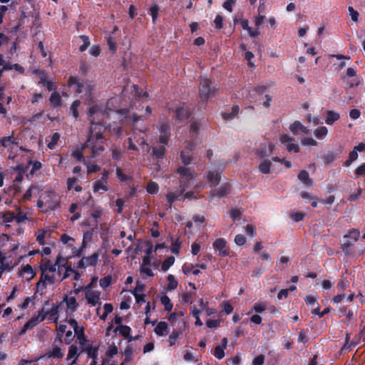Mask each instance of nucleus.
<instances>
[{
  "label": "nucleus",
  "mask_w": 365,
  "mask_h": 365,
  "mask_svg": "<svg viewBox=\"0 0 365 365\" xmlns=\"http://www.w3.org/2000/svg\"><path fill=\"white\" fill-rule=\"evenodd\" d=\"M68 85L77 93H84L87 98L92 99L93 91L94 88L91 82L88 81H79L77 77L71 76L68 80Z\"/></svg>",
  "instance_id": "obj_2"
},
{
  "label": "nucleus",
  "mask_w": 365,
  "mask_h": 365,
  "mask_svg": "<svg viewBox=\"0 0 365 365\" xmlns=\"http://www.w3.org/2000/svg\"><path fill=\"white\" fill-rule=\"evenodd\" d=\"M181 243L179 239H177L175 241L173 242L171 245V252L173 254L178 255L180 250Z\"/></svg>",
  "instance_id": "obj_63"
},
{
  "label": "nucleus",
  "mask_w": 365,
  "mask_h": 365,
  "mask_svg": "<svg viewBox=\"0 0 365 365\" xmlns=\"http://www.w3.org/2000/svg\"><path fill=\"white\" fill-rule=\"evenodd\" d=\"M0 143L3 147L8 148L11 145L16 144V142L15 138L11 135L1 138Z\"/></svg>",
  "instance_id": "obj_38"
},
{
  "label": "nucleus",
  "mask_w": 365,
  "mask_h": 365,
  "mask_svg": "<svg viewBox=\"0 0 365 365\" xmlns=\"http://www.w3.org/2000/svg\"><path fill=\"white\" fill-rule=\"evenodd\" d=\"M64 301L66 304L68 309L71 310V312H75L77 310L78 304L76 302V299L74 297H66L64 298Z\"/></svg>",
  "instance_id": "obj_24"
},
{
  "label": "nucleus",
  "mask_w": 365,
  "mask_h": 365,
  "mask_svg": "<svg viewBox=\"0 0 365 365\" xmlns=\"http://www.w3.org/2000/svg\"><path fill=\"white\" fill-rule=\"evenodd\" d=\"M305 214L302 212H296L290 214V217L296 222L302 221L304 218Z\"/></svg>",
  "instance_id": "obj_57"
},
{
  "label": "nucleus",
  "mask_w": 365,
  "mask_h": 365,
  "mask_svg": "<svg viewBox=\"0 0 365 365\" xmlns=\"http://www.w3.org/2000/svg\"><path fill=\"white\" fill-rule=\"evenodd\" d=\"M77 353H78V347L76 345H71L69 347L66 360L71 361L72 359H73L71 364H73L76 363V361L78 357V355Z\"/></svg>",
  "instance_id": "obj_22"
},
{
  "label": "nucleus",
  "mask_w": 365,
  "mask_h": 365,
  "mask_svg": "<svg viewBox=\"0 0 365 365\" xmlns=\"http://www.w3.org/2000/svg\"><path fill=\"white\" fill-rule=\"evenodd\" d=\"M349 283L347 280L341 279L338 282L336 287L339 292H344L349 287Z\"/></svg>",
  "instance_id": "obj_64"
},
{
  "label": "nucleus",
  "mask_w": 365,
  "mask_h": 365,
  "mask_svg": "<svg viewBox=\"0 0 365 365\" xmlns=\"http://www.w3.org/2000/svg\"><path fill=\"white\" fill-rule=\"evenodd\" d=\"M99 253L96 252L88 257H86V263L87 267H95L98 260Z\"/></svg>",
  "instance_id": "obj_32"
},
{
  "label": "nucleus",
  "mask_w": 365,
  "mask_h": 365,
  "mask_svg": "<svg viewBox=\"0 0 365 365\" xmlns=\"http://www.w3.org/2000/svg\"><path fill=\"white\" fill-rule=\"evenodd\" d=\"M280 141L282 144L286 145L287 150L289 152L297 153L299 152V147L297 144L292 143L293 138L287 134H282L280 136Z\"/></svg>",
  "instance_id": "obj_9"
},
{
  "label": "nucleus",
  "mask_w": 365,
  "mask_h": 365,
  "mask_svg": "<svg viewBox=\"0 0 365 365\" xmlns=\"http://www.w3.org/2000/svg\"><path fill=\"white\" fill-rule=\"evenodd\" d=\"M239 110H240V107L237 105H235L232 107L231 112L222 113V118H223V119H225L226 120H232L238 115Z\"/></svg>",
  "instance_id": "obj_27"
},
{
  "label": "nucleus",
  "mask_w": 365,
  "mask_h": 365,
  "mask_svg": "<svg viewBox=\"0 0 365 365\" xmlns=\"http://www.w3.org/2000/svg\"><path fill=\"white\" fill-rule=\"evenodd\" d=\"M365 150V143H360L358 145L354 147V149L349 153V158L344 162V165L346 167L350 165L358 158V152H363Z\"/></svg>",
  "instance_id": "obj_10"
},
{
  "label": "nucleus",
  "mask_w": 365,
  "mask_h": 365,
  "mask_svg": "<svg viewBox=\"0 0 365 365\" xmlns=\"http://www.w3.org/2000/svg\"><path fill=\"white\" fill-rule=\"evenodd\" d=\"M116 329L118 330L120 334L124 337H128L131 331V329L127 325L118 326Z\"/></svg>",
  "instance_id": "obj_50"
},
{
  "label": "nucleus",
  "mask_w": 365,
  "mask_h": 365,
  "mask_svg": "<svg viewBox=\"0 0 365 365\" xmlns=\"http://www.w3.org/2000/svg\"><path fill=\"white\" fill-rule=\"evenodd\" d=\"M80 38L83 40V43L79 47V50L81 52H83L90 46V40L88 36L85 35L81 36Z\"/></svg>",
  "instance_id": "obj_55"
},
{
  "label": "nucleus",
  "mask_w": 365,
  "mask_h": 365,
  "mask_svg": "<svg viewBox=\"0 0 365 365\" xmlns=\"http://www.w3.org/2000/svg\"><path fill=\"white\" fill-rule=\"evenodd\" d=\"M56 282V278L54 276H51L46 272H41L40 279L38 282L36 283V292H39L41 295H43L44 292H43L48 284H53Z\"/></svg>",
  "instance_id": "obj_6"
},
{
  "label": "nucleus",
  "mask_w": 365,
  "mask_h": 365,
  "mask_svg": "<svg viewBox=\"0 0 365 365\" xmlns=\"http://www.w3.org/2000/svg\"><path fill=\"white\" fill-rule=\"evenodd\" d=\"M297 177L305 185L310 186L312 185V180L309 178V175L307 170H301Z\"/></svg>",
  "instance_id": "obj_29"
},
{
  "label": "nucleus",
  "mask_w": 365,
  "mask_h": 365,
  "mask_svg": "<svg viewBox=\"0 0 365 365\" xmlns=\"http://www.w3.org/2000/svg\"><path fill=\"white\" fill-rule=\"evenodd\" d=\"M176 173L185 178L187 182L195 178V171L191 168L180 166L176 170Z\"/></svg>",
  "instance_id": "obj_15"
},
{
  "label": "nucleus",
  "mask_w": 365,
  "mask_h": 365,
  "mask_svg": "<svg viewBox=\"0 0 365 365\" xmlns=\"http://www.w3.org/2000/svg\"><path fill=\"white\" fill-rule=\"evenodd\" d=\"M213 248L218 252L220 257H227L230 255V250L227 246V242L223 238H218L213 242Z\"/></svg>",
  "instance_id": "obj_7"
},
{
  "label": "nucleus",
  "mask_w": 365,
  "mask_h": 365,
  "mask_svg": "<svg viewBox=\"0 0 365 365\" xmlns=\"http://www.w3.org/2000/svg\"><path fill=\"white\" fill-rule=\"evenodd\" d=\"M239 110H240V107L237 105H235L232 107L231 112L222 113V118H223V119H225L226 120H232L238 115Z\"/></svg>",
  "instance_id": "obj_26"
},
{
  "label": "nucleus",
  "mask_w": 365,
  "mask_h": 365,
  "mask_svg": "<svg viewBox=\"0 0 365 365\" xmlns=\"http://www.w3.org/2000/svg\"><path fill=\"white\" fill-rule=\"evenodd\" d=\"M160 302L164 305L165 310L170 312L173 307L170 298L167 295H163L160 297Z\"/></svg>",
  "instance_id": "obj_41"
},
{
  "label": "nucleus",
  "mask_w": 365,
  "mask_h": 365,
  "mask_svg": "<svg viewBox=\"0 0 365 365\" xmlns=\"http://www.w3.org/2000/svg\"><path fill=\"white\" fill-rule=\"evenodd\" d=\"M336 158V155L332 151H329L323 155V159L324 160V163L326 165L330 164L331 163L334 161Z\"/></svg>",
  "instance_id": "obj_49"
},
{
  "label": "nucleus",
  "mask_w": 365,
  "mask_h": 365,
  "mask_svg": "<svg viewBox=\"0 0 365 365\" xmlns=\"http://www.w3.org/2000/svg\"><path fill=\"white\" fill-rule=\"evenodd\" d=\"M158 185L155 182H150L146 187L147 192L150 194H154L158 190Z\"/></svg>",
  "instance_id": "obj_60"
},
{
  "label": "nucleus",
  "mask_w": 365,
  "mask_h": 365,
  "mask_svg": "<svg viewBox=\"0 0 365 365\" xmlns=\"http://www.w3.org/2000/svg\"><path fill=\"white\" fill-rule=\"evenodd\" d=\"M67 263V259L63 257L60 254L56 257V266L58 267V272H61V267H65L66 264Z\"/></svg>",
  "instance_id": "obj_52"
},
{
  "label": "nucleus",
  "mask_w": 365,
  "mask_h": 365,
  "mask_svg": "<svg viewBox=\"0 0 365 365\" xmlns=\"http://www.w3.org/2000/svg\"><path fill=\"white\" fill-rule=\"evenodd\" d=\"M343 240L344 242L341 244L340 247L346 256H350L351 255V247L354 242L349 239Z\"/></svg>",
  "instance_id": "obj_31"
},
{
  "label": "nucleus",
  "mask_w": 365,
  "mask_h": 365,
  "mask_svg": "<svg viewBox=\"0 0 365 365\" xmlns=\"http://www.w3.org/2000/svg\"><path fill=\"white\" fill-rule=\"evenodd\" d=\"M217 88L212 86V82L209 78H202L199 84V96L200 101L205 103L208 99L215 95Z\"/></svg>",
  "instance_id": "obj_4"
},
{
  "label": "nucleus",
  "mask_w": 365,
  "mask_h": 365,
  "mask_svg": "<svg viewBox=\"0 0 365 365\" xmlns=\"http://www.w3.org/2000/svg\"><path fill=\"white\" fill-rule=\"evenodd\" d=\"M221 180V173L218 171H209L207 175V181L210 187L217 185Z\"/></svg>",
  "instance_id": "obj_16"
},
{
  "label": "nucleus",
  "mask_w": 365,
  "mask_h": 365,
  "mask_svg": "<svg viewBox=\"0 0 365 365\" xmlns=\"http://www.w3.org/2000/svg\"><path fill=\"white\" fill-rule=\"evenodd\" d=\"M185 187L182 188V190L180 192H168L167 195H166V199L170 203V205L169 207H171L172 206V204L176 201L179 197L182 195L184 190H185Z\"/></svg>",
  "instance_id": "obj_28"
},
{
  "label": "nucleus",
  "mask_w": 365,
  "mask_h": 365,
  "mask_svg": "<svg viewBox=\"0 0 365 365\" xmlns=\"http://www.w3.org/2000/svg\"><path fill=\"white\" fill-rule=\"evenodd\" d=\"M80 105H81V101L79 100L74 101L73 102V103L71 104V110L72 111L73 116L75 118H77L79 115L78 111V108L79 107Z\"/></svg>",
  "instance_id": "obj_54"
},
{
  "label": "nucleus",
  "mask_w": 365,
  "mask_h": 365,
  "mask_svg": "<svg viewBox=\"0 0 365 365\" xmlns=\"http://www.w3.org/2000/svg\"><path fill=\"white\" fill-rule=\"evenodd\" d=\"M266 309V305L264 303L262 302H257L253 306V310L257 313L261 314Z\"/></svg>",
  "instance_id": "obj_62"
},
{
  "label": "nucleus",
  "mask_w": 365,
  "mask_h": 365,
  "mask_svg": "<svg viewBox=\"0 0 365 365\" xmlns=\"http://www.w3.org/2000/svg\"><path fill=\"white\" fill-rule=\"evenodd\" d=\"M331 312V308L330 307H326L323 311H321L320 312V309H319V307H317L316 308L313 309L312 310V314H314V315H317L319 316V317H323L324 316H325L326 314H329V312Z\"/></svg>",
  "instance_id": "obj_46"
},
{
  "label": "nucleus",
  "mask_w": 365,
  "mask_h": 365,
  "mask_svg": "<svg viewBox=\"0 0 365 365\" xmlns=\"http://www.w3.org/2000/svg\"><path fill=\"white\" fill-rule=\"evenodd\" d=\"M75 335L76 336L77 339L78 340L79 344L81 346H83L86 342V339L84 334V328L81 327L74 331Z\"/></svg>",
  "instance_id": "obj_36"
},
{
  "label": "nucleus",
  "mask_w": 365,
  "mask_h": 365,
  "mask_svg": "<svg viewBox=\"0 0 365 365\" xmlns=\"http://www.w3.org/2000/svg\"><path fill=\"white\" fill-rule=\"evenodd\" d=\"M165 145H157L152 148V157L158 163L161 162L166 155V148Z\"/></svg>",
  "instance_id": "obj_13"
},
{
  "label": "nucleus",
  "mask_w": 365,
  "mask_h": 365,
  "mask_svg": "<svg viewBox=\"0 0 365 365\" xmlns=\"http://www.w3.org/2000/svg\"><path fill=\"white\" fill-rule=\"evenodd\" d=\"M168 329V324L167 322H160L155 327L154 331L158 336H162L165 334V332L167 331Z\"/></svg>",
  "instance_id": "obj_30"
},
{
  "label": "nucleus",
  "mask_w": 365,
  "mask_h": 365,
  "mask_svg": "<svg viewBox=\"0 0 365 365\" xmlns=\"http://www.w3.org/2000/svg\"><path fill=\"white\" fill-rule=\"evenodd\" d=\"M47 356L49 358L61 359L64 356V351L58 346H53L47 353Z\"/></svg>",
  "instance_id": "obj_23"
},
{
  "label": "nucleus",
  "mask_w": 365,
  "mask_h": 365,
  "mask_svg": "<svg viewBox=\"0 0 365 365\" xmlns=\"http://www.w3.org/2000/svg\"><path fill=\"white\" fill-rule=\"evenodd\" d=\"M94 129L92 127L90 128L88 138L83 145V148L90 149L91 158H92L98 156L105 150V140L101 129L95 135L93 134Z\"/></svg>",
  "instance_id": "obj_1"
},
{
  "label": "nucleus",
  "mask_w": 365,
  "mask_h": 365,
  "mask_svg": "<svg viewBox=\"0 0 365 365\" xmlns=\"http://www.w3.org/2000/svg\"><path fill=\"white\" fill-rule=\"evenodd\" d=\"M159 9L160 8L157 3H153L150 8L149 14L152 16V20L154 23L158 19Z\"/></svg>",
  "instance_id": "obj_39"
},
{
  "label": "nucleus",
  "mask_w": 365,
  "mask_h": 365,
  "mask_svg": "<svg viewBox=\"0 0 365 365\" xmlns=\"http://www.w3.org/2000/svg\"><path fill=\"white\" fill-rule=\"evenodd\" d=\"M86 149V148H83V145H82L81 148H77L73 151L72 156L73 158H75L78 162L84 161L85 158L83 157V152Z\"/></svg>",
  "instance_id": "obj_42"
},
{
  "label": "nucleus",
  "mask_w": 365,
  "mask_h": 365,
  "mask_svg": "<svg viewBox=\"0 0 365 365\" xmlns=\"http://www.w3.org/2000/svg\"><path fill=\"white\" fill-rule=\"evenodd\" d=\"M158 129L160 132L159 143L163 145H168L170 135L168 125L167 123H161Z\"/></svg>",
  "instance_id": "obj_12"
},
{
  "label": "nucleus",
  "mask_w": 365,
  "mask_h": 365,
  "mask_svg": "<svg viewBox=\"0 0 365 365\" xmlns=\"http://www.w3.org/2000/svg\"><path fill=\"white\" fill-rule=\"evenodd\" d=\"M85 289L87 290L86 292L85 297L87 299L88 303L91 304L92 306H96L100 299L99 294L94 292H92L89 289V286L86 287Z\"/></svg>",
  "instance_id": "obj_18"
},
{
  "label": "nucleus",
  "mask_w": 365,
  "mask_h": 365,
  "mask_svg": "<svg viewBox=\"0 0 365 365\" xmlns=\"http://www.w3.org/2000/svg\"><path fill=\"white\" fill-rule=\"evenodd\" d=\"M272 163L269 160H263L259 165V170L264 174H268L270 173V167Z\"/></svg>",
  "instance_id": "obj_37"
},
{
  "label": "nucleus",
  "mask_w": 365,
  "mask_h": 365,
  "mask_svg": "<svg viewBox=\"0 0 365 365\" xmlns=\"http://www.w3.org/2000/svg\"><path fill=\"white\" fill-rule=\"evenodd\" d=\"M43 197L46 207V209L43 210V212H47L48 210H56L60 207V197L53 190H46Z\"/></svg>",
  "instance_id": "obj_5"
},
{
  "label": "nucleus",
  "mask_w": 365,
  "mask_h": 365,
  "mask_svg": "<svg viewBox=\"0 0 365 365\" xmlns=\"http://www.w3.org/2000/svg\"><path fill=\"white\" fill-rule=\"evenodd\" d=\"M108 115V113L106 109L103 110L97 105L91 106L88 113V118L91 127L93 128V125L104 127L103 120Z\"/></svg>",
  "instance_id": "obj_3"
},
{
  "label": "nucleus",
  "mask_w": 365,
  "mask_h": 365,
  "mask_svg": "<svg viewBox=\"0 0 365 365\" xmlns=\"http://www.w3.org/2000/svg\"><path fill=\"white\" fill-rule=\"evenodd\" d=\"M49 101L54 108L60 106L61 105V98L59 93L56 91L52 93L49 98Z\"/></svg>",
  "instance_id": "obj_34"
},
{
  "label": "nucleus",
  "mask_w": 365,
  "mask_h": 365,
  "mask_svg": "<svg viewBox=\"0 0 365 365\" xmlns=\"http://www.w3.org/2000/svg\"><path fill=\"white\" fill-rule=\"evenodd\" d=\"M82 351H85L88 357L92 359L90 365L98 364V346L88 345L82 348Z\"/></svg>",
  "instance_id": "obj_11"
},
{
  "label": "nucleus",
  "mask_w": 365,
  "mask_h": 365,
  "mask_svg": "<svg viewBox=\"0 0 365 365\" xmlns=\"http://www.w3.org/2000/svg\"><path fill=\"white\" fill-rule=\"evenodd\" d=\"M59 139L60 134L58 133H54L51 136V141L48 143V148L51 150H53L57 145Z\"/></svg>",
  "instance_id": "obj_47"
},
{
  "label": "nucleus",
  "mask_w": 365,
  "mask_h": 365,
  "mask_svg": "<svg viewBox=\"0 0 365 365\" xmlns=\"http://www.w3.org/2000/svg\"><path fill=\"white\" fill-rule=\"evenodd\" d=\"M190 116L189 109L184 106H178L175 110V120L180 122L188 119Z\"/></svg>",
  "instance_id": "obj_14"
},
{
  "label": "nucleus",
  "mask_w": 365,
  "mask_h": 365,
  "mask_svg": "<svg viewBox=\"0 0 365 365\" xmlns=\"http://www.w3.org/2000/svg\"><path fill=\"white\" fill-rule=\"evenodd\" d=\"M213 354L217 359H222L225 356V349L217 346L215 348Z\"/></svg>",
  "instance_id": "obj_61"
},
{
  "label": "nucleus",
  "mask_w": 365,
  "mask_h": 365,
  "mask_svg": "<svg viewBox=\"0 0 365 365\" xmlns=\"http://www.w3.org/2000/svg\"><path fill=\"white\" fill-rule=\"evenodd\" d=\"M180 158L182 160V163L185 165H189L192 162V158L189 155L185 154V151L182 150L180 153Z\"/></svg>",
  "instance_id": "obj_58"
},
{
  "label": "nucleus",
  "mask_w": 365,
  "mask_h": 365,
  "mask_svg": "<svg viewBox=\"0 0 365 365\" xmlns=\"http://www.w3.org/2000/svg\"><path fill=\"white\" fill-rule=\"evenodd\" d=\"M40 270L41 272H46L48 270L50 272H55L56 271V266L55 264H52L51 260H46L43 264L40 266Z\"/></svg>",
  "instance_id": "obj_35"
},
{
  "label": "nucleus",
  "mask_w": 365,
  "mask_h": 365,
  "mask_svg": "<svg viewBox=\"0 0 365 365\" xmlns=\"http://www.w3.org/2000/svg\"><path fill=\"white\" fill-rule=\"evenodd\" d=\"M47 317V314H43V308L38 311V314H34L32 317L27 321L26 324V329H32L34 328L40 322H43Z\"/></svg>",
  "instance_id": "obj_8"
},
{
  "label": "nucleus",
  "mask_w": 365,
  "mask_h": 365,
  "mask_svg": "<svg viewBox=\"0 0 365 365\" xmlns=\"http://www.w3.org/2000/svg\"><path fill=\"white\" fill-rule=\"evenodd\" d=\"M46 232L44 230H38L36 241L40 245H44Z\"/></svg>",
  "instance_id": "obj_56"
},
{
  "label": "nucleus",
  "mask_w": 365,
  "mask_h": 365,
  "mask_svg": "<svg viewBox=\"0 0 365 365\" xmlns=\"http://www.w3.org/2000/svg\"><path fill=\"white\" fill-rule=\"evenodd\" d=\"M360 237V232L357 229H351L343 236V240L349 239L352 242H356Z\"/></svg>",
  "instance_id": "obj_21"
},
{
  "label": "nucleus",
  "mask_w": 365,
  "mask_h": 365,
  "mask_svg": "<svg viewBox=\"0 0 365 365\" xmlns=\"http://www.w3.org/2000/svg\"><path fill=\"white\" fill-rule=\"evenodd\" d=\"M328 133V129L325 126H320L314 130V134L317 138L322 139L324 138Z\"/></svg>",
  "instance_id": "obj_45"
},
{
  "label": "nucleus",
  "mask_w": 365,
  "mask_h": 365,
  "mask_svg": "<svg viewBox=\"0 0 365 365\" xmlns=\"http://www.w3.org/2000/svg\"><path fill=\"white\" fill-rule=\"evenodd\" d=\"M175 257L173 256L167 257L162 263L161 269L163 272H167L168 269L174 264Z\"/></svg>",
  "instance_id": "obj_40"
},
{
  "label": "nucleus",
  "mask_w": 365,
  "mask_h": 365,
  "mask_svg": "<svg viewBox=\"0 0 365 365\" xmlns=\"http://www.w3.org/2000/svg\"><path fill=\"white\" fill-rule=\"evenodd\" d=\"M274 149V145L272 143L263 145L257 150V155L260 158H264L271 155Z\"/></svg>",
  "instance_id": "obj_17"
},
{
  "label": "nucleus",
  "mask_w": 365,
  "mask_h": 365,
  "mask_svg": "<svg viewBox=\"0 0 365 365\" xmlns=\"http://www.w3.org/2000/svg\"><path fill=\"white\" fill-rule=\"evenodd\" d=\"M239 110H240V107L237 105H235L232 107L231 112L222 113V118H223V119H225L226 120H232L238 115Z\"/></svg>",
  "instance_id": "obj_25"
},
{
  "label": "nucleus",
  "mask_w": 365,
  "mask_h": 365,
  "mask_svg": "<svg viewBox=\"0 0 365 365\" xmlns=\"http://www.w3.org/2000/svg\"><path fill=\"white\" fill-rule=\"evenodd\" d=\"M34 73L39 77L38 84H42L45 81L47 80L48 75L43 70L36 69Z\"/></svg>",
  "instance_id": "obj_48"
},
{
  "label": "nucleus",
  "mask_w": 365,
  "mask_h": 365,
  "mask_svg": "<svg viewBox=\"0 0 365 365\" xmlns=\"http://www.w3.org/2000/svg\"><path fill=\"white\" fill-rule=\"evenodd\" d=\"M340 118V114L334 110H327L326 113L325 123L327 125H332Z\"/></svg>",
  "instance_id": "obj_19"
},
{
  "label": "nucleus",
  "mask_w": 365,
  "mask_h": 365,
  "mask_svg": "<svg viewBox=\"0 0 365 365\" xmlns=\"http://www.w3.org/2000/svg\"><path fill=\"white\" fill-rule=\"evenodd\" d=\"M230 189L231 185L229 183H225L217 190H215V193L213 194V195H215L220 198L223 197L229 194Z\"/></svg>",
  "instance_id": "obj_20"
},
{
  "label": "nucleus",
  "mask_w": 365,
  "mask_h": 365,
  "mask_svg": "<svg viewBox=\"0 0 365 365\" xmlns=\"http://www.w3.org/2000/svg\"><path fill=\"white\" fill-rule=\"evenodd\" d=\"M302 124L301 122L296 120L290 125L289 129L294 135H297L300 131V128H302Z\"/></svg>",
  "instance_id": "obj_51"
},
{
  "label": "nucleus",
  "mask_w": 365,
  "mask_h": 365,
  "mask_svg": "<svg viewBox=\"0 0 365 365\" xmlns=\"http://www.w3.org/2000/svg\"><path fill=\"white\" fill-rule=\"evenodd\" d=\"M58 308H59L58 304L57 303L54 304L52 306L51 309L48 312H45L43 311V314H47V316L49 315V317L51 318L56 317L58 314Z\"/></svg>",
  "instance_id": "obj_59"
},
{
  "label": "nucleus",
  "mask_w": 365,
  "mask_h": 365,
  "mask_svg": "<svg viewBox=\"0 0 365 365\" xmlns=\"http://www.w3.org/2000/svg\"><path fill=\"white\" fill-rule=\"evenodd\" d=\"M182 335L180 330L173 329L168 337L169 346H173L175 344L177 339Z\"/></svg>",
  "instance_id": "obj_33"
},
{
  "label": "nucleus",
  "mask_w": 365,
  "mask_h": 365,
  "mask_svg": "<svg viewBox=\"0 0 365 365\" xmlns=\"http://www.w3.org/2000/svg\"><path fill=\"white\" fill-rule=\"evenodd\" d=\"M167 279H168V286H167V289L169 290V291H171V290H174L175 289H176L177 287H178V283L175 280L174 275L169 274L168 276Z\"/></svg>",
  "instance_id": "obj_43"
},
{
  "label": "nucleus",
  "mask_w": 365,
  "mask_h": 365,
  "mask_svg": "<svg viewBox=\"0 0 365 365\" xmlns=\"http://www.w3.org/2000/svg\"><path fill=\"white\" fill-rule=\"evenodd\" d=\"M107 183H105L104 182H102V180H98L95 182L93 185V192H97L100 190H103V192H106L108 190L107 185Z\"/></svg>",
  "instance_id": "obj_44"
},
{
  "label": "nucleus",
  "mask_w": 365,
  "mask_h": 365,
  "mask_svg": "<svg viewBox=\"0 0 365 365\" xmlns=\"http://www.w3.org/2000/svg\"><path fill=\"white\" fill-rule=\"evenodd\" d=\"M111 281H112L111 275H107V276L103 277L102 279H101L100 286L102 288L106 289L110 285Z\"/></svg>",
  "instance_id": "obj_53"
}]
</instances>
